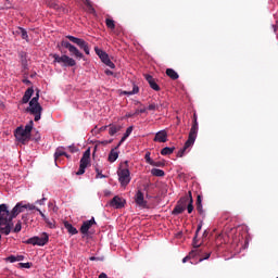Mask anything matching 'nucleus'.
<instances>
[{
    "mask_svg": "<svg viewBox=\"0 0 278 278\" xmlns=\"http://www.w3.org/2000/svg\"><path fill=\"white\" fill-rule=\"evenodd\" d=\"M23 212H25V204L23 202L16 203L11 212L8 208V204H0V233L10 236L12 227H14V222L12 220L20 214H23Z\"/></svg>",
    "mask_w": 278,
    "mask_h": 278,
    "instance_id": "obj_1",
    "label": "nucleus"
},
{
    "mask_svg": "<svg viewBox=\"0 0 278 278\" xmlns=\"http://www.w3.org/2000/svg\"><path fill=\"white\" fill-rule=\"evenodd\" d=\"M40 99V91L38 90L36 96L29 101V106L26 109V112L35 116V122L40 121L42 116V106L38 102Z\"/></svg>",
    "mask_w": 278,
    "mask_h": 278,
    "instance_id": "obj_2",
    "label": "nucleus"
},
{
    "mask_svg": "<svg viewBox=\"0 0 278 278\" xmlns=\"http://www.w3.org/2000/svg\"><path fill=\"white\" fill-rule=\"evenodd\" d=\"M194 142H197V124L191 127L189 136H188V140L185 142L184 148H181L178 153H177V157H184V155H186V151H188V149H192V147H194Z\"/></svg>",
    "mask_w": 278,
    "mask_h": 278,
    "instance_id": "obj_3",
    "label": "nucleus"
},
{
    "mask_svg": "<svg viewBox=\"0 0 278 278\" xmlns=\"http://www.w3.org/2000/svg\"><path fill=\"white\" fill-rule=\"evenodd\" d=\"M52 58L54 60L53 61L54 64H63V66H76V64H77L75 59H73L66 54H63L60 56V54L54 53V54H52Z\"/></svg>",
    "mask_w": 278,
    "mask_h": 278,
    "instance_id": "obj_4",
    "label": "nucleus"
},
{
    "mask_svg": "<svg viewBox=\"0 0 278 278\" xmlns=\"http://www.w3.org/2000/svg\"><path fill=\"white\" fill-rule=\"evenodd\" d=\"M49 242V235L42 232L40 237H33L25 241L26 244H33V247H45Z\"/></svg>",
    "mask_w": 278,
    "mask_h": 278,
    "instance_id": "obj_5",
    "label": "nucleus"
},
{
    "mask_svg": "<svg viewBox=\"0 0 278 278\" xmlns=\"http://www.w3.org/2000/svg\"><path fill=\"white\" fill-rule=\"evenodd\" d=\"M117 176L122 187L125 188V186H129V182L131 181V173L129 172V168H119L117 170Z\"/></svg>",
    "mask_w": 278,
    "mask_h": 278,
    "instance_id": "obj_6",
    "label": "nucleus"
},
{
    "mask_svg": "<svg viewBox=\"0 0 278 278\" xmlns=\"http://www.w3.org/2000/svg\"><path fill=\"white\" fill-rule=\"evenodd\" d=\"M67 40L73 42L74 45H77L79 49H83L85 51L86 55H90V46H88V42L81 38H77L75 36L67 35L66 36Z\"/></svg>",
    "mask_w": 278,
    "mask_h": 278,
    "instance_id": "obj_7",
    "label": "nucleus"
},
{
    "mask_svg": "<svg viewBox=\"0 0 278 278\" xmlns=\"http://www.w3.org/2000/svg\"><path fill=\"white\" fill-rule=\"evenodd\" d=\"M89 166H90V149H87L84 152L83 157L80 159L79 168L76 175H84V173H86V168H88Z\"/></svg>",
    "mask_w": 278,
    "mask_h": 278,
    "instance_id": "obj_8",
    "label": "nucleus"
},
{
    "mask_svg": "<svg viewBox=\"0 0 278 278\" xmlns=\"http://www.w3.org/2000/svg\"><path fill=\"white\" fill-rule=\"evenodd\" d=\"M14 136L18 142H22V144H25V142H29L31 138V135L24 130L23 127H17L15 129Z\"/></svg>",
    "mask_w": 278,
    "mask_h": 278,
    "instance_id": "obj_9",
    "label": "nucleus"
},
{
    "mask_svg": "<svg viewBox=\"0 0 278 278\" xmlns=\"http://www.w3.org/2000/svg\"><path fill=\"white\" fill-rule=\"evenodd\" d=\"M94 51H96L97 55H99V58H100L101 62H103V64L109 66V68H116V65L114 64V62H112V60H110V55L106 54L105 51H103L99 48H94Z\"/></svg>",
    "mask_w": 278,
    "mask_h": 278,
    "instance_id": "obj_10",
    "label": "nucleus"
},
{
    "mask_svg": "<svg viewBox=\"0 0 278 278\" xmlns=\"http://www.w3.org/2000/svg\"><path fill=\"white\" fill-rule=\"evenodd\" d=\"M110 206L114 207V210H121V208L125 207V199H123V198H121L118 195H115L111 200Z\"/></svg>",
    "mask_w": 278,
    "mask_h": 278,
    "instance_id": "obj_11",
    "label": "nucleus"
},
{
    "mask_svg": "<svg viewBox=\"0 0 278 278\" xmlns=\"http://www.w3.org/2000/svg\"><path fill=\"white\" fill-rule=\"evenodd\" d=\"M96 224L97 222L94 220V217H91L89 220H86L83 223L80 227V232L86 236L88 231H90V227H92V225H96Z\"/></svg>",
    "mask_w": 278,
    "mask_h": 278,
    "instance_id": "obj_12",
    "label": "nucleus"
},
{
    "mask_svg": "<svg viewBox=\"0 0 278 278\" xmlns=\"http://www.w3.org/2000/svg\"><path fill=\"white\" fill-rule=\"evenodd\" d=\"M154 142H167L168 141V132L166 130H160L155 134L153 139Z\"/></svg>",
    "mask_w": 278,
    "mask_h": 278,
    "instance_id": "obj_13",
    "label": "nucleus"
},
{
    "mask_svg": "<svg viewBox=\"0 0 278 278\" xmlns=\"http://www.w3.org/2000/svg\"><path fill=\"white\" fill-rule=\"evenodd\" d=\"M135 202L139 205V207H147V200H144V193H142V191H137L135 194Z\"/></svg>",
    "mask_w": 278,
    "mask_h": 278,
    "instance_id": "obj_14",
    "label": "nucleus"
},
{
    "mask_svg": "<svg viewBox=\"0 0 278 278\" xmlns=\"http://www.w3.org/2000/svg\"><path fill=\"white\" fill-rule=\"evenodd\" d=\"M144 77H146V81H148L150 88H152V90H155L156 92H159L160 85H157V83H155V79L153 78V76L147 74Z\"/></svg>",
    "mask_w": 278,
    "mask_h": 278,
    "instance_id": "obj_15",
    "label": "nucleus"
},
{
    "mask_svg": "<svg viewBox=\"0 0 278 278\" xmlns=\"http://www.w3.org/2000/svg\"><path fill=\"white\" fill-rule=\"evenodd\" d=\"M188 201V199H184L181 200V202H179L175 208L173 210V214H181L182 212L186 211V202Z\"/></svg>",
    "mask_w": 278,
    "mask_h": 278,
    "instance_id": "obj_16",
    "label": "nucleus"
},
{
    "mask_svg": "<svg viewBox=\"0 0 278 278\" xmlns=\"http://www.w3.org/2000/svg\"><path fill=\"white\" fill-rule=\"evenodd\" d=\"M31 97H34V87H30V88H28V89L25 91V93H24V96H23V98H22V103H24V104H25V103H29Z\"/></svg>",
    "mask_w": 278,
    "mask_h": 278,
    "instance_id": "obj_17",
    "label": "nucleus"
},
{
    "mask_svg": "<svg viewBox=\"0 0 278 278\" xmlns=\"http://www.w3.org/2000/svg\"><path fill=\"white\" fill-rule=\"evenodd\" d=\"M64 227H65V229H67V232L71 236H77V233H79V231H77V228H75L74 225L68 222L64 223Z\"/></svg>",
    "mask_w": 278,
    "mask_h": 278,
    "instance_id": "obj_18",
    "label": "nucleus"
},
{
    "mask_svg": "<svg viewBox=\"0 0 278 278\" xmlns=\"http://www.w3.org/2000/svg\"><path fill=\"white\" fill-rule=\"evenodd\" d=\"M71 55H75L78 60H84V53L77 49V47L72 46L71 49L68 50Z\"/></svg>",
    "mask_w": 278,
    "mask_h": 278,
    "instance_id": "obj_19",
    "label": "nucleus"
},
{
    "mask_svg": "<svg viewBox=\"0 0 278 278\" xmlns=\"http://www.w3.org/2000/svg\"><path fill=\"white\" fill-rule=\"evenodd\" d=\"M116 160H118V151H116V149H112L109 153V162H111V164H114Z\"/></svg>",
    "mask_w": 278,
    "mask_h": 278,
    "instance_id": "obj_20",
    "label": "nucleus"
},
{
    "mask_svg": "<svg viewBox=\"0 0 278 278\" xmlns=\"http://www.w3.org/2000/svg\"><path fill=\"white\" fill-rule=\"evenodd\" d=\"M197 255H201V251L199 250H192L188 256L182 258V264H186L189 260H192V257H197Z\"/></svg>",
    "mask_w": 278,
    "mask_h": 278,
    "instance_id": "obj_21",
    "label": "nucleus"
},
{
    "mask_svg": "<svg viewBox=\"0 0 278 278\" xmlns=\"http://www.w3.org/2000/svg\"><path fill=\"white\" fill-rule=\"evenodd\" d=\"M62 155H66L65 148L64 147L56 148V150L54 152V160H55V162H58V159L62 157Z\"/></svg>",
    "mask_w": 278,
    "mask_h": 278,
    "instance_id": "obj_22",
    "label": "nucleus"
},
{
    "mask_svg": "<svg viewBox=\"0 0 278 278\" xmlns=\"http://www.w3.org/2000/svg\"><path fill=\"white\" fill-rule=\"evenodd\" d=\"M119 129H121L119 125L110 124L109 125V134H110V136H116V134H118Z\"/></svg>",
    "mask_w": 278,
    "mask_h": 278,
    "instance_id": "obj_23",
    "label": "nucleus"
},
{
    "mask_svg": "<svg viewBox=\"0 0 278 278\" xmlns=\"http://www.w3.org/2000/svg\"><path fill=\"white\" fill-rule=\"evenodd\" d=\"M175 153V147H165L161 150V155H173Z\"/></svg>",
    "mask_w": 278,
    "mask_h": 278,
    "instance_id": "obj_24",
    "label": "nucleus"
},
{
    "mask_svg": "<svg viewBox=\"0 0 278 278\" xmlns=\"http://www.w3.org/2000/svg\"><path fill=\"white\" fill-rule=\"evenodd\" d=\"M166 75L167 77H170V79H179V74H177V72H175L173 68H167Z\"/></svg>",
    "mask_w": 278,
    "mask_h": 278,
    "instance_id": "obj_25",
    "label": "nucleus"
},
{
    "mask_svg": "<svg viewBox=\"0 0 278 278\" xmlns=\"http://www.w3.org/2000/svg\"><path fill=\"white\" fill-rule=\"evenodd\" d=\"M151 175H153L154 177H164L165 173H164L163 169L152 168L151 169Z\"/></svg>",
    "mask_w": 278,
    "mask_h": 278,
    "instance_id": "obj_26",
    "label": "nucleus"
},
{
    "mask_svg": "<svg viewBox=\"0 0 278 278\" xmlns=\"http://www.w3.org/2000/svg\"><path fill=\"white\" fill-rule=\"evenodd\" d=\"M138 92H140V88L136 85H134L132 90L131 91H124V94H127L128 97H131L134 94H138Z\"/></svg>",
    "mask_w": 278,
    "mask_h": 278,
    "instance_id": "obj_27",
    "label": "nucleus"
},
{
    "mask_svg": "<svg viewBox=\"0 0 278 278\" xmlns=\"http://www.w3.org/2000/svg\"><path fill=\"white\" fill-rule=\"evenodd\" d=\"M34 129V121H30L26 126L24 127V131L28 132L31 136V130Z\"/></svg>",
    "mask_w": 278,
    "mask_h": 278,
    "instance_id": "obj_28",
    "label": "nucleus"
},
{
    "mask_svg": "<svg viewBox=\"0 0 278 278\" xmlns=\"http://www.w3.org/2000/svg\"><path fill=\"white\" fill-rule=\"evenodd\" d=\"M190 194V201H189V204L187 205V212L188 214H192V212L194 211V206L192 205V193L189 192Z\"/></svg>",
    "mask_w": 278,
    "mask_h": 278,
    "instance_id": "obj_29",
    "label": "nucleus"
},
{
    "mask_svg": "<svg viewBox=\"0 0 278 278\" xmlns=\"http://www.w3.org/2000/svg\"><path fill=\"white\" fill-rule=\"evenodd\" d=\"M192 247H193V249H195V251H198L197 249H199V247H201V243H199V235H194L193 241H192Z\"/></svg>",
    "mask_w": 278,
    "mask_h": 278,
    "instance_id": "obj_30",
    "label": "nucleus"
},
{
    "mask_svg": "<svg viewBox=\"0 0 278 278\" xmlns=\"http://www.w3.org/2000/svg\"><path fill=\"white\" fill-rule=\"evenodd\" d=\"M105 23H106V27L109 29H115L116 28V24L114 23V20L106 18Z\"/></svg>",
    "mask_w": 278,
    "mask_h": 278,
    "instance_id": "obj_31",
    "label": "nucleus"
},
{
    "mask_svg": "<svg viewBox=\"0 0 278 278\" xmlns=\"http://www.w3.org/2000/svg\"><path fill=\"white\" fill-rule=\"evenodd\" d=\"M20 34L23 40H28L29 36L27 35V30L25 28H20Z\"/></svg>",
    "mask_w": 278,
    "mask_h": 278,
    "instance_id": "obj_32",
    "label": "nucleus"
},
{
    "mask_svg": "<svg viewBox=\"0 0 278 278\" xmlns=\"http://www.w3.org/2000/svg\"><path fill=\"white\" fill-rule=\"evenodd\" d=\"M147 164H153V160L151 159V152H147L144 155Z\"/></svg>",
    "mask_w": 278,
    "mask_h": 278,
    "instance_id": "obj_33",
    "label": "nucleus"
},
{
    "mask_svg": "<svg viewBox=\"0 0 278 278\" xmlns=\"http://www.w3.org/2000/svg\"><path fill=\"white\" fill-rule=\"evenodd\" d=\"M96 179H105L108 176L103 175L99 168L96 169Z\"/></svg>",
    "mask_w": 278,
    "mask_h": 278,
    "instance_id": "obj_34",
    "label": "nucleus"
},
{
    "mask_svg": "<svg viewBox=\"0 0 278 278\" xmlns=\"http://www.w3.org/2000/svg\"><path fill=\"white\" fill-rule=\"evenodd\" d=\"M61 46L64 47V49H68V51L73 47V45L66 40L61 41Z\"/></svg>",
    "mask_w": 278,
    "mask_h": 278,
    "instance_id": "obj_35",
    "label": "nucleus"
},
{
    "mask_svg": "<svg viewBox=\"0 0 278 278\" xmlns=\"http://www.w3.org/2000/svg\"><path fill=\"white\" fill-rule=\"evenodd\" d=\"M132 131H134V126H129V127L126 129L125 134H124L125 138L130 137Z\"/></svg>",
    "mask_w": 278,
    "mask_h": 278,
    "instance_id": "obj_36",
    "label": "nucleus"
},
{
    "mask_svg": "<svg viewBox=\"0 0 278 278\" xmlns=\"http://www.w3.org/2000/svg\"><path fill=\"white\" fill-rule=\"evenodd\" d=\"M68 149L71 153H77V151H79V148H77V146H75L74 143L68 146Z\"/></svg>",
    "mask_w": 278,
    "mask_h": 278,
    "instance_id": "obj_37",
    "label": "nucleus"
},
{
    "mask_svg": "<svg viewBox=\"0 0 278 278\" xmlns=\"http://www.w3.org/2000/svg\"><path fill=\"white\" fill-rule=\"evenodd\" d=\"M21 229H23V226H22L21 222H18V223L15 225L13 231H14V233H18V231H21Z\"/></svg>",
    "mask_w": 278,
    "mask_h": 278,
    "instance_id": "obj_38",
    "label": "nucleus"
},
{
    "mask_svg": "<svg viewBox=\"0 0 278 278\" xmlns=\"http://www.w3.org/2000/svg\"><path fill=\"white\" fill-rule=\"evenodd\" d=\"M37 212H39L41 218L45 220V223H49V219L47 217V215H45V213H42V211H40V208H36Z\"/></svg>",
    "mask_w": 278,
    "mask_h": 278,
    "instance_id": "obj_39",
    "label": "nucleus"
},
{
    "mask_svg": "<svg viewBox=\"0 0 278 278\" xmlns=\"http://www.w3.org/2000/svg\"><path fill=\"white\" fill-rule=\"evenodd\" d=\"M24 208L25 210H38V207H36V205H34V204H30V203H28V204H24Z\"/></svg>",
    "mask_w": 278,
    "mask_h": 278,
    "instance_id": "obj_40",
    "label": "nucleus"
},
{
    "mask_svg": "<svg viewBox=\"0 0 278 278\" xmlns=\"http://www.w3.org/2000/svg\"><path fill=\"white\" fill-rule=\"evenodd\" d=\"M157 105L159 110H166V108H168V102H160Z\"/></svg>",
    "mask_w": 278,
    "mask_h": 278,
    "instance_id": "obj_41",
    "label": "nucleus"
},
{
    "mask_svg": "<svg viewBox=\"0 0 278 278\" xmlns=\"http://www.w3.org/2000/svg\"><path fill=\"white\" fill-rule=\"evenodd\" d=\"M148 110H150V111L160 110V105L152 103V104H150V105L148 106Z\"/></svg>",
    "mask_w": 278,
    "mask_h": 278,
    "instance_id": "obj_42",
    "label": "nucleus"
},
{
    "mask_svg": "<svg viewBox=\"0 0 278 278\" xmlns=\"http://www.w3.org/2000/svg\"><path fill=\"white\" fill-rule=\"evenodd\" d=\"M193 125L191 127H194V125H197V135L199 134V122H197V114L193 115Z\"/></svg>",
    "mask_w": 278,
    "mask_h": 278,
    "instance_id": "obj_43",
    "label": "nucleus"
},
{
    "mask_svg": "<svg viewBox=\"0 0 278 278\" xmlns=\"http://www.w3.org/2000/svg\"><path fill=\"white\" fill-rule=\"evenodd\" d=\"M7 260H8V262H10L11 264H14V262H17V257L14 256V255L9 256Z\"/></svg>",
    "mask_w": 278,
    "mask_h": 278,
    "instance_id": "obj_44",
    "label": "nucleus"
},
{
    "mask_svg": "<svg viewBox=\"0 0 278 278\" xmlns=\"http://www.w3.org/2000/svg\"><path fill=\"white\" fill-rule=\"evenodd\" d=\"M197 210H198L199 214H201V215L205 214V211H203V204L197 205Z\"/></svg>",
    "mask_w": 278,
    "mask_h": 278,
    "instance_id": "obj_45",
    "label": "nucleus"
},
{
    "mask_svg": "<svg viewBox=\"0 0 278 278\" xmlns=\"http://www.w3.org/2000/svg\"><path fill=\"white\" fill-rule=\"evenodd\" d=\"M211 255H212V253H210V252L206 253L204 257L199 258V262H204V260H210Z\"/></svg>",
    "mask_w": 278,
    "mask_h": 278,
    "instance_id": "obj_46",
    "label": "nucleus"
},
{
    "mask_svg": "<svg viewBox=\"0 0 278 278\" xmlns=\"http://www.w3.org/2000/svg\"><path fill=\"white\" fill-rule=\"evenodd\" d=\"M197 205H203V198L201 195L197 198Z\"/></svg>",
    "mask_w": 278,
    "mask_h": 278,
    "instance_id": "obj_47",
    "label": "nucleus"
},
{
    "mask_svg": "<svg viewBox=\"0 0 278 278\" xmlns=\"http://www.w3.org/2000/svg\"><path fill=\"white\" fill-rule=\"evenodd\" d=\"M45 201H47V198H42V199H40V200H37L36 203H37L38 205H45Z\"/></svg>",
    "mask_w": 278,
    "mask_h": 278,
    "instance_id": "obj_48",
    "label": "nucleus"
},
{
    "mask_svg": "<svg viewBox=\"0 0 278 278\" xmlns=\"http://www.w3.org/2000/svg\"><path fill=\"white\" fill-rule=\"evenodd\" d=\"M22 268H31V264L29 263H21Z\"/></svg>",
    "mask_w": 278,
    "mask_h": 278,
    "instance_id": "obj_49",
    "label": "nucleus"
},
{
    "mask_svg": "<svg viewBox=\"0 0 278 278\" xmlns=\"http://www.w3.org/2000/svg\"><path fill=\"white\" fill-rule=\"evenodd\" d=\"M104 197H111L112 195V191L105 189L104 191Z\"/></svg>",
    "mask_w": 278,
    "mask_h": 278,
    "instance_id": "obj_50",
    "label": "nucleus"
},
{
    "mask_svg": "<svg viewBox=\"0 0 278 278\" xmlns=\"http://www.w3.org/2000/svg\"><path fill=\"white\" fill-rule=\"evenodd\" d=\"M202 227H203V225H201V224L198 225V228L195 230V236H199V231H201Z\"/></svg>",
    "mask_w": 278,
    "mask_h": 278,
    "instance_id": "obj_51",
    "label": "nucleus"
},
{
    "mask_svg": "<svg viewBox=\"0 0 278 278\" xmlns=\"http://www.w3.org/2000/svg\"><path fill=\"white\" fill-rule=\"evenodd\" d=\"M47 225H49L50 229H54L55 228V224L51 223V220H49V223H47Z\"/></svg>",
    "mask_w": 278,
    "mask_h": 278,
    "instance_id": "obj_52",
    "label": "nucleus"
},
{
    "mask_svg": "<svg viewBox=\"0 0 278 278\" xmlns=\"http://www.w3.org/2000/svg\"><path fill=\"white\" fill-rule=\"evenodd\" d=\"M126 140H127V137L123 136L118 143V147H121V144H123V142H125Z\"/></svg>",
    "mask_w": 278,
    "mask_h": 278,
    "instance_id": "obj_53",
    "label": "nucleus"
},
{
    "mask_svg": "<svg viewBox=\"0 0 278 278\" xmlns=\"http://www.w3.org/2000/svg\"><path fill=\"white\" fill-rule=\"evenodd\" d=\"M150 166H162V163L153 161V164H150Z\"/></svg>",
    "mask_w": 278,
    "mask_h": 278,
    "instance_id": "obj_54",
    "label": "nucleus"
},
{
    "mask_svg": "<svg viewBox=\"0 0 278 278\" xmlns=\"http://www.w3.org/2000/svg\"><path fill=\"white\" fill-rule=\"evenodd\" d=\"M99 278H108V274L101 273L100 276H99Z\"/></svg>",
    "mask_w": 278,
    "mask_h": 278,
    "instance_id": "obj_55",
    "label": "nucleus"
},
{
    "mask_svg": "<svg viewBox=\"0 0 278 278\" xmlns=\"http://www.w3.org/2000/svg\"><path fill=\"white\" fill-rule=\"evenodd\" d=\"M105 75H114V72H112L110 70H105Z\"/></svg>",
    "mask_w": 278,
    "mask_h": 278,
    "instance_id": "obj_56",
    "label": "nucleus"
},
{
    "mask_svg": "<svg viewBox=\"0 0 278 278\" xmlns=\"http://www.w3.org/2000/svg\"><path fill=\"white\" fill-rule=\"evenodd\" d=\"M131 116H135V114L134 113H127L126 114V118H131Z\"/></svg>",
    "mask_w": 278,
    "mask_h": 278,
    "instance_id": "obj_57",
    "label": "nucleus"
},
{
    "mask_svg": "<svg viewBox=\"0 0 278 278\" xmlns=\"http://www.w3.org/2000/svg\"><path fill=\"white\" fill-rule=\"evenodd\" d=\"M144 112H147V109L139 110V114H144Z\"/></svg>",
    "mask_w": 278,
    "mask_h": 278,
    "instance_id": "obj_58",
    "label": "nucleus"
},
{
    "mask_svg": "<svg viewBox=\"0 0 278 278\" xmlns=\"http://www.w3.org/2000/svg\"><path fill=\"white\" fill-rule=\"evenodd\" d=\"M16 257H17V262H22L23 255H18V256H16Z\"/></svg>",
    "mask_w": 278,
    "mask_h": 278,
    "instance_id": "obj_59",
    "label": "nucleus"
},
{
    "mask_svg": "<svg viewBox=\"0 0 278 278\" xmlns=\"http://www.w3.org/2000/svg\"><path fill=\"white\" fill-rule=\"evenodd\" d=\"M51 8H54V10H58L59 5L58 4H52Z\"/></svg>",
    "mask_w": 278,
    "mask_h": 278,
    "instance_id": "obj_60",
    "label": "nucleus"
},
{
    "mask_svg": "<svg viewBox=\"0 0 278 278\" xmlns=\"http://www.w3.org/2000/svg\"><path fill=\"white\" fill-rule=\"evenodd\" d=\"M105 129H108V126H103L100 128L101 131H105Z\"/></svg>",
    "mask_w": 278,
    "mask_h": 278,
    "instance_id": "obj_61",
    "label": "nucleus"
},
{
    "mask_svg": "<svg viewBox=\"0 0 278 278\" xmlns=\"http://www.w3.org/2000/svg\"><path fill=\"white\" fill-rule=\"evenodd\" d=\"M64 156H66L67 160H71V155H68V153L65 152Z\"/></svg>",
    "mask_w": 278,
    "mask_h": 278,
    "instance_id": "obj_62",
    "label": "nucleus"
},
{
    "mask_svg": "<svg viewBox=\"0 0 278 278\" xmlns=\"http://www.w3.org/2000/svg\"><path fill=\"white\" fill-rule=\"evenodd\" d=\"M94 260H97V257H94V256H91V257H90V261H91V262H94Z\"/></svg>",
    "mask_w": 278,
    "mask_h": 278,
    "instance_id": "obj_63",
    "label": "nucleus"
},
{
    "mask_svg": "<svg viewBox=\"0 0 278 278\" xmlns=\"http://www.w3.org/2000/svg\"><path fill=\"white\" fill-rule=\"evenodd\" d=\"M24 84H31L29 80H24Z\"/></svg>",
    "mask_w": 278,
    "mask_h": 278,
    "instance_id": "obj_64",
    "label": "nucleus"
}]
</instances>
